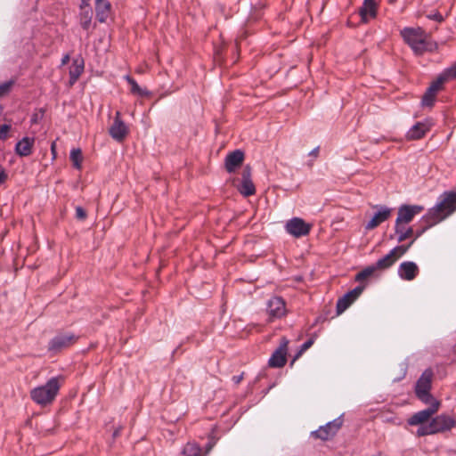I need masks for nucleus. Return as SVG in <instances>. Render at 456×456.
Returning <instances> with one entry per match:
<instances>
[{"label": "nucleus", "instance_id": "f257e3e1", "mask_svg": "<svg viewBox=\"0 0 456 456\" xmlns=\"http://www.w3.org/2000/svg\"><path fill=\"white\" fill-rule=\"evenodd\" d=\"M456 210V191H444L438 198L436 204L428 209L429 218L433 224H438Z\"/></svg>", "mask_w": 456, "mask_h": 456}, {"label": "nucleus", "instance_id": "f03ea898", "mask_svg": "<svg viewBox=\"0 0 456 456\" xmlns=\"http://www.w3.org/2000/svg\"><path fill=\"white\" fill-rule=\"evenodd\" d=\"M60 377H53L45 385L34 387L30 391L32 401L40 406L51 404L60 390Z\"/></svg>", "mask_w": 456, "mask_h": 456}, {"label": "nucleus", "instance_id": "7ed1b4c3", "mask_svg": "<svg viewBox=\"0 0 456 456\" xmlns=\"http://www.w3.org/2000/svg\"><path fill=\"white\" fill-rule=\"evenodd\" d=\"M401 36L416 54L420 55L430 50L427 34L421 28H404L401 30Z\"/></svg>", "mask_w": 456, "mask_h": 456}, {"label": "nucleus", "instance_id": "20e7f679", "mask_svg": "<svg viewBox=\"0 0 456 456\" xmlns=\"http://www.w3.org/2000/svg\"><path fill=\"white\" fill-rule=\"evenodd\" d=\"M433 372L430 370L423 371L415 385V395L423 403L437 401L430 393Z\"/></svg>", "mask_w": 456, "mask_h": 456}, {"label": "nucleus", "instance_id": "39448f33", "mask_svg": "<svg viewBox=\"0 0 456 456\" xmlns=\"http://www.w3.org/2000/svg\"><path fill=\"white\" fill-rule=\"evenodd\" d=\"M343 425L342 417H338L332 421L321 426L317 430L311 432V436L315 439H321L322 441H328L331 439Z\"/></svg>", "mask_w": 456, "mask_h": 456}, {"label": "nucleus", "instance_id": "423d86ee", "mask_svg": "<svg viewBox=\"0 0 456 456\" xmlns=\"http://www.w3.org/2000/svg\"><path fill=\"white\" fill-rule=\"evenodd\" d=\"M428 407L425 410L419 411L412 414L407 420L410 426L423 425L428 421L440 408V402L436 401L435 403H427Z\"/></svg>", "mask_w": 456, "mask_h": 456}, {"label": "nucleus", "instance_id": "0eeeda50", "mask_svg": "<svg viewBox=\"0 0 456 456\" xmlns=\"http://www.w3.org/2000/svg\"><path fill=\"white\" fill-rule=\"evenodd\" d=\"M312 224L306 223L300 217H293L285 224L286 232L295 238H300L307 235L310 232Z\"/></svg>", "mask_w": 456, "mask_h": 456}, {"label": "nucleus", "instance_id": "6e6552de", "mask_svg": "<svg viewBox=\"0 0 456 456\" xmlns=\"http://www.w3.org/2000/svg\"><path fill=\"white\" fill-rule=\"evenodd\" d=\"M77 337L72 333H60L53 337L48 343V350L57 353L75 343Z\"/></svg>", "mask_w": 456, "mask_h": 456}, {"label": "nucleus", "instance_id": "1a4fd4ad", "mask_svg": "<svg viewBox=\"0 0 456 456\" xmlns=\"http://www.w3.org/2000/svg\"><path fill=\"white\" fill-rule=\"evenodd\" d=\"M365 285H359L338 298L337 302V313L342 314L346 311L362 293Z\"/></svg>", "mask_w": 456, "mask_h": 456}, {"label": "nucleus", "instance_id": "9d476101", "mask_svg": "<svg viewBox=\"0 0 456 456\" xmlns=\"http://www.w3.org/2000/svg\"><path fill=\"white\" fill-rule=\"evenodd\" d=\"M377 212L373 215L371 219L366 224V230H373L379 224L387 221L392 214V208L384 205H376L373 207Z\"/></svg>", "mask_w": 456, "mask_h": 456}, {"label": "nucleus", "instance_id": "9b49d317", "mask_svg": "<svg viewBox=\"0 0 456 456\" xmlns=\"http://www.w3.org/2000/svg\"><path fill=\"white\" fill-rule=\"evenodd\" d=\"M423 209L424 208L419 205H402L398 208L397 217L395 220H397V223L403 222L409 224L415 216L422 212Z\"/></svg>", "mask_w": 456, "mask_h": 456}, {"label": "nucleus", "instance_id": "f8f14e48", "mask_svg": "<svg viewBox=\"0 0 456 456\" xmlns=\"http://www.w3.org/2000/svg\"><path fill=\"white\" fill-rule=\"evenodd\" d=\"M110 135L117 142H122L128 134V126L120 118V112L117 111L113 123L109 129Z\"/></svg>", "mask_w": 456, "mask_h": 456}, {"label": "nucleus", "instance_id": "ddd939ff", "mask_svg": "<svg viewBox=\"0 0 456 456\" xmlns=\"http://www.w3.org/2000/svg\"><path fill=\"white\" fill-rule=\"evenodd\" d=\"M266 311L270 318H281L286 314V303L281 297H272L267 302Z\"/></svg>", "mask_w": 456, "mask_h": 456}, {"label": "nucleus", "instance_id": "4468645a", "mask_svg": "<svg viewBox=\"0 0 456 456\" xmlns=\"http://www.w3.org/2000/svg\"><path fill=\"white\" fill-rule=\"evenodd\" d=\"M430 423L435 434H437L451 430L455 427L456 420L449 415L440 414L433 418Z\"/></svg>", "mask_w": 456, "mask_h": 456}, {"label": "nucleus", "instance_id": "2eb2a0df", "mask_svg": "<svg viewBox=\"0 0 456 456\" xmlns=\"http://www.w3.org/2000/svg\"><path fill=\"white\" fill-rule=\"evenodd\" d=\"M289 340L283 338L281 341L280 346L271 355L268 363L271 367L281 368L286 364L287 362V346Z\"/></svg>", "mask_w": 456, "mask_h": 456}, {"label": "nucleus", "instance_id": "dca6fc26", "mask_svg": "<svg viewBox=\"0 0 456 456\" xmlns=\"http://www.w3.org/2000/svg\"><path fill=\"white\" fill-rule=\"evenodd\" d=\"M244 152L235 150L228 153L224 159V167L228 173H234L243 163Z\"/></svg>", "mask_w": 456, "mask_h": 456}, {"label": "nucleus", "instance_id": "f3484780", "mask_svg": "<svg viewBox=\"0 0 456 456\" xmlns=\"http://www.w3.org/2000/svg\"><path fill=\"white\" fill-rule=\"evenodd\" d=\"M419 267L412 261H405L400 264L398 267V275L402 280L412 281L419 274Z\"/></svg>", "mask_w": 456, "mask_h": 456}, {"label": "nucleus", "instance_id": "a211bd4d", "mask_svg": "<svg viewBox=\"0 0 456 456\" xmlns=\"http://www.w3.org/2000/svg\"><path fill=\"white\" fill-rule=\"evenodd\" d=\"M35 138L25 136L15 144V153L20 157H28L32 153Z\"/></svg>", "mask_w": 456, "mask_h": 456}, {"label": "nucleus", "instance_id": "6ab92c4d", "mask_svg": "<svg viewBox=\"0 0 456 456\" xmlns=\"http://www.w3.org/2000/svg\"><path fill=\"white\" fill-rule=\"evenodd\" d=\"M430 130V125L428 122H417L407 132L408 140H419L425 136Z\"/></svg>", "mask_w": 456, "mask_h": 456}, {"label": "nucleus", "instance_id": "aec40b11", "mask_svg": "<svg viewBox=\"0 0 456 456\" xmlns=\"http://www.w3.org/2000/svg\"><path fill=\"white\" fill-rule=\"evenodd\" d=\"M359 14L363 22L369 21L377 15V4L375 0H364L359 10Z\"/></svg>", "mask_w": 456, "mask_h": 456}, {"label": "nucleus", "instance_id": "412c9836", "mask_svg": "<svg viewBox=\"0 0 456 456\" xmlns=\"http://www.w3.org/2000/svg\"><path fill=\"white\" fill-rule=\"evenodd\" d=\"M110 12V4L107 0H95L96 19L103 23L107 20Z\"/></svg>", "mask_w": 456, "mask_h": 456}, {"label": "nucleus", "instance_id": "4be33fe9", "mask_svg": "<svg viewBox=\"0 0 456 456\" xmlns=\"http://www.w3.org/2000/svg\"><path fill=\"white\" fill-rule=\"evenodd\" d=\"M84 60L76 58L73 60L69 69V84L74 85L84 71Z\"/></svg>", "mask_w": 456, "mask_h": 456}, {"label": "nucleus", "instance_id": "5701e85b", "mask_svg": "<svg viewBox=\"0 0 456 456\" xmlns=\"http://www.w3.org/2000/svg\"><path fill=\"white\" fill-rule=\"evenodd\" d=\"M432 221L433 218H429V214L427 212L419 221L420 227L414 230L413 238L411 240H414L415 241L418 238L422 236L427 230L436 224H433Z\"/></svg>", "mask_w": 456, "mask_h": 456}, {"label": "nucleus", "instance_id": "b1692460", "mask_svg": "<svg viewBox=\"0 0 456 456\" xmlns=\"http://www.w3.org/2000/svg\"><path fill=\"white\" fill-rule=\"evenodd\" d=\"M92 18H93V11L89 7H84L81 9V12L79 13V23L80 26L85 30H89L91 28L92 23Z\"/></svg>", "mask_w": 456, "mask_h": 456}, {"label": "nucleus", "instance_id": "393cba45", "mask_svg": "<svg viewBox=\"0 0 456 456\" xmlns=\"http://www.w3.org/2000/svg\"><path fill=\"white\" fill-rule=\"evenodd\" d=\"M397 257L394 251L391 249L388 254L379 259L375 265L377 269L385 270L392 266L396 261Z\"/></svg>", "mask_w": 456, "mask_h": 456}, {"label": "nucleus", "instance_id": "a878e982", "mask_svg": "<svg viewBox=\"0 0 456 456\" xmlns=\"http://www.w3.org/2000/svg\"><path fill=\"white\" fill-rule=\"evenodd\" d=\"M125 79L131 86L130 91L133 94H136L141 97H146L151 94L147 89L140 87L137 82L129 75L125 76Z\"/></svg>", "mask_w": 456, "mask_h": 456}, {"label": "nucleus", "instance_id": "bb28decb", "mask_svg": "<svg viewBox=\"0 0 456 456\" xmlns=\"http://www.w3.org/2000/svg\"><path fill=\"white\" fill-rule=\"evenodd\" d=\"M238 191L244 197H248L256 193V187L252 180H241Z\"/></svg>", "mask_w": 456, "mask_h": 456}, {"label": "nucleus", "instance_id": "cd10ccee", "mask_svg": "<svg viewBox=\"0 0 456 456\" xmlns=\"http://www.w3.org/2000/svg\"><path fill=\"white\" fill-rule=\"evenodd\" d=\"M202 449L195 442H188L182 450V454L184 456H200Z\"/></svg>", "mask_w": 456, "mask_h": 456}, {"label": "nucleus", "instance_id": "c85d7f7f", "mask_svg": "<svg viewBox=\"0 0 456 456\" xmlns=\"http://www.w3.org/2000/svg\"><path fill=\"white\" fill-rule=\"evenodd\" d=\"M69 159L76 169L80 170L82 168L83 156L79 148L72 149L70 151Z\"/></svg>", "mask_w": 456, "mask_h": 456}, {"label": "nucleus", "instance_id": "c756f323", "mask_svg": "<svg viewBox=\"0 0 456 456\" xmlns=\"http://www.w3.org/2000/svg\"><path fill=\"white\" fill-rule=\"evenodd\" d=\"M376 270L377 267L375 265L367 266L355 275L354 280L358 282H362L367 278L370 277Z\"/></svg>", "mask_w": 456, "mask_h": 456}, {"label": "nucleus", "instance_id": "7c9ffc66", "mask_svg": "<svg viewBox=\"0 0 456 456\" xmlns=\"http://www.w3.org/2000/svg\"><path fill=\"white\" fill-rule=\"evenodd\" d=\"M444 82H447V80L444 78V77L442 74H440L437 77L436 80L434 81L430 85V86L428 88V90L430 91L431 93H433L434 94H436L437 92L441 89V87Z\"/></svg>", "mask_w": 456, "mask_h": 456}, {"label": "nucleus", "instance_id": "2f4dec72", "mask_svg": "<svg viewBox=\"0 0 456 456\" xmlns=\"http://www.w3.org/2000/svg\"><path fill=\"white\" fill-rule=\"evenodd\" d=\"M444 82H447V80L444 78V77L442 74H440L437 77L436 80L434 81L430 85V86L428 88V90L430 91L431 93H433L434 94H436L437 92L441 89V87Z\"/></svg>", "mask_w": 456, "mask_h": 456}, {"label": "nucleus", "instance_id": "473e14b6", "mask_svg": "<svg viewBox=\"0 0 456 456\" xmlns=\"http://www.w3.org/2000/svg\"><path fill=\"white\" fill-rule=\"evenodd\" d=\"M409 226L410 225L407 224H404L403 222L397 223V220H395V227H394L395 234L394 235L391 234L390 239L395 238L397 240V238L401 237V234L403 233Z\"/></svg>", "mask_w": 456, "mask_h": 456}, {"label": "nucleus", "instance_id": "72a5a7b5", "mask_svg": "<svg viewBox=\"0 0 456 456\" xmlns=\"http://www.w3.org/2000/svg\"><path fill=\"white\" fill-rule=\"evenodd\" d=\"M436 96V94H434L433 93L427 89L421 100L422 105L427 107H432L434 105Z\"/></svg>", "mask_w": 456, "mask_h": 456}, {"label": "nucleus", "instance_id": "f704fd0d", "mask_svg": "<svg viewBox=\"0 0 456 456\" xmlns=\"http://www.w3.org/2000/svg\"><path fill=\"white\" fill-rule=\"evenodd\" d=\"M441 74L447 81L456 79V62L444 69Z\"/></svg>", "mask_w": 456, "mask_h": 456}, {"label": "nucleus", "instance_id": "c9c22d12", "mask_svg": "<svg viewBox=\"0 0 456 456\" xmlns=\"http://www.w3.org/2000/svg\"><path fill=\"white\" fill-rule=\"evenodd\" d=\"M416 434L418 436H425L428 435H434L435 432L431 423L429 422L428 425H420V427L417 429Z\"/></svg>", "mask_w": 456, "mask_h": 456}, {"label": "nucleus", "instance_id": "e433bc0d", "mask_svg": "<svg viewBox=\"0 0 456 456\" xmlns=\"http://www.w3.org/2000/svg\"><path fill=\"white\" fill-rule=\"evenodd\" d=\"M413 243H414V240H411L408 245L396 246L392 250L395 254L396 257L399 258L400 256H403L409 250V248L411 247V245Z\"/></svg>", "mask_w": 456, "mask_h": 456}, {"label": "nucleus", "instance_id": "4c0bfd02", "mask_svg": "<svg viewBox=\"0 0 456 456\" xmlns=\"http://www.w3.org/2000/svg\"><path fill=\"white\" fill-rule=\"evenodd\" d=\"M14 85V80L11 79L9 81H5L0 85V98L8 94Z\"/></svg>", "mask_w": 456, "mask_h": 456}, {"label": "nucleus", "instance_id": "58836bf2", "mask_svg": "<svg viewBox=\"0 0 456 456\" xmlns=\"http://www.w3.org/2000/svg\"><path fill=\"white\" fill-rule=\"evenodd\" d=\"M414 230L411 226H409L406 231L401 234V237L397 238L398 242H403L409 238H413Z\"/></svg>", "mask_w": 456, "mask_h": 456}, {"label": "nucleus", "instance_id": "ea45409f", "mask_svg": "<svg viewBox=\"0 0 456 456\" xmlns=\"http://www.w3.org/2000/svg\"><path fill=\"white\" fill-rule=\"evenodd\" d=\"M314 338H309L307 339L305 342H304L301 346H300V349L299 351L297 352V355L295 358L298 357L299 355H301L305 351H306L308 348H310L312 346V345L314 344Z\"/></svg>", "mask_w": 456, "mask_h": 456}, {"label": "nucleus", "instance_id": "a19ab883", "mask_svg": "<svg viewBox=\"0 0 456 456\" xmlns=\"http://www.w3.org/2000/svg\"><path fill=\"white\" fill-rule=\"evenodd\" d=\"M11 130V126L4 124L0 126V140L4 141L8 137V133Z\"/></svg>", "mask_w": 456, "mask_h": 456}, {"label": "nucleus", "instance_id": "79ce46f5", "mask_svg": "<svg viewBox=\"0 0 456 456\" xmlns=\"http://www.w3.org/2000/svg\"><path fill=\"white\" fill-rule=\"evenodd\" d=\"M427 18L429 20H436L439 23L443 22L444 18L439 12H434L427 14Z\"/></svg>", "mask_w": 456, "mask_h": 456}, {"label": "nucleus", "instance_id": "37998d69", "mask_svg": "<svg viewBox=\"0 0 456 456\" xmlns=\"http://www.w3.org/2000/svg\"><path fill=\"white\" fill-rule=\"evenodd\" d=\"M87 216L86 210L80 207H76V218L78 220H85Z\"/></svg>", "mask_w": 456, "mask_h": 456}, {"label": "nucleus", "instance_id": "c03bdc74", "mask_svg": "<svg viewBox=\"0 0 456 456\" xmlns=\"http://www.w3.org/2000/svg\"><path fill=\"white\" fill-rule=\"evenodd\" d=\"M40 114L38 113H33L31 118H30V123L31 125H34V124H37L38 121L42 118V117L44 116V110L43 109H40Z\"/></svg>", "mask_w": 456, "mask_h": 456}, {"label": "nucleus", "instance_id": "a18cd8bd", "mask_svg": "<svg viewBox=\"0 0 456 456\" xmlns=\"http://www.w3.org/2000/svg\"><path fill=\"white\" fill-rule=\"evenodd\" d=\"M241 180H252L251 179V167L249 166L244 167L241 174Z\"/></svg>", "mask_w": 456, "mask_h": 456}, {"label": "nucleus", "instance_id": "49530a36", "mask_svg": "<svg viewBox=\"0 0 456 456\" xmlns=\"http://www.w3.org/2000/svg\"><path fill=\"white\" fill-rule=\"evenodd\" d=\"M7 179V173L5 172L4 168L0 166V185L4 183Z\"/></svg>", "mask_w": 456, "mask_h": 456}, {"label": "nucleus", "instance_id": "de8ad7c7", "mask_svg": "<svg viewBox=\"0 0 456 456\" xmlns=\"http://www.w3.org/2000/svg\"><path fill=\"white\" fill-rule=\"evenodd\" d=\"M243 376H244V373H240V375H235L232 378V382L235 384V385H238L239 383H240V381L243 379Z\"/></svg>", "mask_w": 456, "mask_h": 456}, {"label": "nucleus", "instance_id": "09e8293b", "mask_svg": "<svg viewBox=\"0 0 456 456\" xmlns=\"http://www.w3.org/2000/svg\"><path fill=\"white\" fill-rule=\"evenodd\" d=\"M51 152L53 155V159H56L57 152H56V142H52V144H51Z\"/></svg>", "mask_w": 456, "mask_h": 456}, {"label": "nucleus", "instance_id": "8fccbe9b", "mask_svg": "<svg viewBox=\"0 0 456 456\" xmlns=\"http://www.w3.org/2000/svg\"><path fill=\"white\" fill-rule=\"evenodd\" d=\"M90 1L91 0H81V6H80V8L83 9L84 7H89L90 6Z\"/></svg>", "mask_w": 456, "mask_h": 456}, {"label": "nucleus", "instance_id": "3c124183", "mask_svg": "<svg viewBox=\"0 0 456 456\" xmlns=\"http://www.w3.org/2000/svg\"><path fill=\"white\" fill-rule=\"evenodd\" d=\"M69 61V54H65L61 59V65H66Z\"/></svg>", "mask_w": 456, "mask_h": 456}, {"label": "nucleus", "instance_id": "603ef678", "mask_svg": "<svg viewBox=\"0 0 456 456\" xmlns=\"http://www.w3.org/2000/svg\"><path fill=\"white\" fill-rule=\"evenodd\" d=\"M318 152H319V147H316V148H314V150L309 153V155H310V156H314V157H316V156H317V154H318Z\"/></svg>", "mask_w": 456, "mask_h": 456}, {"label": "nucleus", "instance_id": "864d4df0", "mask_svg": "<svg viewBox=\"0 0 456 456\" xmlns=\"http://www.w3.org/2000/svg\"><path fill=\"white\" fill-rule=\"evenodd\" d=\"M212 448V445L210 444H208L207 452H209Z\"/></svg>", "mask_w": 456, "mask_h": 456}, {"label": "nucleus", "instance_id": "5fc2aeb1", "mask_svg": "<svg viewBox=\"0 0 456 456\" xmlns=\"http://www.w3.org/2000/svg\"><path fill=\"white\" fill-rule=\"evenodd\" d=\"M118 434H119V431H118V430H116V431L113 433V436H118Z\"/></svg>", "mask_w": 456, "mask_h": 456}]
</instances>
